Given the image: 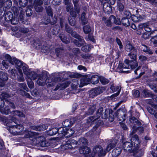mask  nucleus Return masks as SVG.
Instances as JSON below:
<instances>
[{
	"label": "nucleus",
	"mask_w": 157,
	"mask_h": 157,
	"mask_svg": "<svg viewBox=\"0 0 157 157\" xmlns=\"http://www.w3.org/2000/svg\"><path fill=\"white\" fill-rule=\"evenodd\" d=\"M6 124L7 129L12 135H19L23 134L22 131L24 127L22 125L17 124L16 123L12 120H9Z\"/></svg>",
	"instance_id": "obj_1"
},
{
	"label": "nucleus",
	"mask_w": 157,
	"mask_h": 157,
	"mask_svg": "<svg viewBox=\"0 0 157 157\" xmlns=\"http://www.w3.org/2000/svg\"><path fill=\"white\" fill-rule=\"evenodd\" d=\"M138 66V63L135 61H130L129 60L126 59L124 61V63L119 62L117 67V71L121 73H130L129 71H124V69H133L137 67Z\"/></svg>",
	"instance_id": "obj_2"
},
{
	"label": "nucleus",
	"mask_w": 157,
	"mask_h": 157,
	"mask_svg": "<svg viewBox=\"0 0 157 157\" xmlns=\"http://www.w3.org/2000/svg\"><path fill=\"white\" fill-rule=\"evenodd\" d=\"M131 140L132 143L134 144V148L131 153H133V155L135 157L141 156L143 155L144 152L142 150L139 149L140 141L138 136L137 135L133 136L131 138Z\"/></svg>",
	"instance_id": "obj_3"
},
{
	"label": "nucleus",
	"mask_w": 157,
	"mask_h": 157,
	"mask_svg": "<svg viewBox=\"0 0 157 157\" xmlns=\"http://www.w3.org/2000/svg\"><path fill=\"white\" fill-rule=\"evenodd\" d=\"M5 59H7L12 64L15 65L17 68L19 69L23 65L22 62L15 57H11L9 55L6 54L5 56Z\"/></svg>",
	"instance_id": "obj_4"
},
{
	"label": "nucleus",
	"mask_w": 157,
	"mask_h": 157,
	"mask_svg": "<svg viewBox=\"0 0 157 157\" xmlns=\"http://www.w3.org/2000/svg\"><path fill=\"white\" fill-rule=\"evenodd\" d=\"M13 17V14L11 12L6 13L4 16L0 19V22L2 25L6 26L7 23H9Z\"/></svg>",
	"instance_id": "obj_5"
},
{
	"label": "nucleus",
	"mask_w": 157,
	"mask_h": 157,
	"mask_svg": "<svg viewBox=\"0 0 157 157\" xmlns=\"http://www.w3.org/2000/svg\"><path fill=\"white\" fill-rule=\"evenodd\" d=\"M93 153L94 154V157L96 155L98 156H104L106 154V152L104 150L102 147L100 145L95 146L93 150Z\"/></svg>",
	"instance_id": "obj_6"
},
{
	"label": "nucleus",
	"mask_w": 157,
	"mask_h": 157,
	"mask_svg": "<svg viewBox=\"0 0 157 157\" xmlns=\"http://www.w3.org/2000/svg\"><path fill=\"white\" fill-rule=\"evenodd\" d=\"M45 139L44 137L41 136L35 138L33 139V144L35 145L41 147L46 146V144L45 141Z\"/></svg>",
	"instance_id": "obj_7"
},
{
	"label": "nucleus",
	"mask_w": 157,
	"mask_h": 157,
	"mask_svg": "<svg viewBox=\"0 0 157 157\" xmlns=\"http://www.w3.org/2000/svg\"><path fill=\"white\" fill-rule=\"evenodd\" d=\"M2 96L3 97L4 99H5V97L8 96V94H7L2 93ZM0 103H3L5 104L6 106H8V107L12 108L13 109H15L16 107L14 104L11 101H8L5 99V101L3 100L2 98H0Z\"/></svg>",
	"instance_id": "obj_8"
},
{
	"label": "nucleus",
	"mask_w": 157,
	"mask_h": 157,
	"mask_svg": "<svg viewBox=\"0 0 157 157\" xmlns=\"http://www.w3.org/2000/svg\"><path fill=\"white\" fill-rule=\"evenodd\" d=\"M80 154H84L86 157H94V154L91 152L90 149L88 147L85 146L80 148L79 150Z\"/></svg>",
	"instance_id": "obj_9"
},
{
	"label": "nucleus",
	"mask_w": 157,
	"mask_h": 157,
	"mask_svg": "<svg viewBox=\"0 0 157 157\" xmlns=\"http://www.w3.org/2000/svg\"><path fill=\"white\" fill-rule=\"evenodd\" d=\"M80 154H84L86 157H94V154L91 152L90 149L88 147L85 146L80 148L79 150Z\"/></svg>",
	"instance_id": "obj_10"
},
{
	"label": "nucleus",
	"mask_w": 157,
	"mask_h": 157,
	"mask_svg": "<svg viewBox=\"0 0 157 157\" xmlns=\"http://www.w3.org/2000/svg\"><path fill=\"white\" fill-rule=\"evenodd\" d=\"M77 141L74 139H70L63 144L62 147L65 149H70L76 144Z\"/></svg>",
	"instance_id": "obj_11"
},
{
	"label": "nucleus",
	"mask_w": 157,
	"mask_h": 157,
	"mask_svg": "<svg viewBox=\"0 0 157 157\" xmlns=\"http://www.w3.org/2000/svg\"><path fill=\"white\" fill-rule=\"evenodd\" d=\"M132 137H131V138ZM131 142H130L126 141L123 144V148L125 151L132 152V150L134 148V144L132 143L131 138Z\"/></svg>",
	"instance_id": "obj_12"
},
{
	"label": "nucleus",
	"mask_w": 157,
	"mask_h": 157,
	"mask_svg": "<svg viewBox=\"0 0 157 157\" xmlns=\"http://www.w3.org/2000/svg\"><path fill=\"white\" fill-rule=\"evenodd\" d=\"M103 89L99 87L92 89L89 92V95L90 97L93 98L103 92Z\"/></svg>",
	"instance_id": "obj_13"
},
{
	"label": "nucleus",
	"mask_w": 157,
	"mask_h": 157,
	"mask_svg": "<svg viewBox=\"0 0 157 157\" xmlns=\"http://www.w3.org/2000/svg\"><path fill=\"white\" fill-rule=\"evenodd\" d=\"M43 3V0H35L34 1V7L36 12H40L42 11L43 8L41 6Z\"/></svg>",
	"instance_id": "obj_14"
},
{
	"label": "nucleus",
	"mask_w": 157,
	"mask_h": 157,
	"mask_svg": "<svg viewBox=\"0 0 157 157\" xmlns=\"http://www.w3.org/2000/svg\"><path fill=\"white\" fill-rule=\"evenodd\" d=\"M70 83L71 82L69 81H66L59 83L54 90L56 91L59 89L63 90L67 87Z\"/></svg>",
	"instance_id": "obj_15"
},
{
	"label": "nucleus",
	"mask_w": 157,
	"mask_h": 157,
	"mask_svg": "<svg viewBox=\"0 0 157 157\" xmlns=\"http://www.w3.org/2000/svg\"><path fill=\"white\" fill-rule=\"evenodd\" d=\"M48 78H47L45 76L42 75L39 77L36 81L37 83L39 86H43L46 84H47V81Z\"/></svg>",
	"instance_id": "obj_16"
},
{
	"label": "nucleus",
	"mask_w": 157,
	"mask_h": 157,
	"mask_svg": "<svg viewBox=\"0 0 157 157\" xmlns=\"http://www.w3.org/2000/svg\"><path fill=\"white\" fill-rule=\"evenodd\" d=\"M48 127V124H42L38 126L33 125L30 127L32 130L36 131H44Z\"/></svg>",
	"instance_id": "obj_17"
},
{
	"label": "nucleus",
	"mask_w": 157,
	"mask_h": 157,
	"mask_svg": "<svg viewBox=\"0 0 157 157\" xmlns=\"http://www.w3.org/2000/svg\"><path fill=\"white\" fill-rule=\"evenodd\" d=\"M76 119L77 118L76 117H75L71 118L70 120L66 119L63 122V124L65 127L72 125L74 123L76 122Z\"/></svg>",
	"instance_id": "obj_18"
},
{
	"label": "nucleus",
	"mask_w": 157,
	"mask_h": 157,
	"mask_svg": "<svg viewBox=\"0 0 157 157\" xmlns=\"http://www.w3.org/2000/svg\"><path fill=\"white\" fill-rule=\"evenodd\" d=\"M8 78L7 74L5 72H1L0 73V81L1 84H0L2 86H3L5 85V81L7 80Z\"/></svg>",
	"instance_id": "obj_19"
},
{
	"label": "nucleus",
	"mask_w": 157,
	"mask_h": 157,
	"mask_svg": "<svg viewBox=\"0 0 157 157\" xmlns=\"http://www.w3.org/2000/svg\"><path fill=\"white\" fill-rule=\"evenodd\" d=\"M117 118L119 121H122L125 120V113L123 111L121 110H118L117 112Z\"/></svg>",
	"instance_id": "obj_20"
},
{
	"label": "nucleus",
	"mask_w": 157,
	"mask_h": 157,
	"mask_svg": "<svg viewBox=\"0 0 157 157\" xmlns=\"http://www.w3.org/2000/svg\"><path fill=\"white\" fill-rule=\"evenodd\" d=\"M78 40H75L73 42L77 46L79 47L85 44V42L82 37L77 39Z\"/></svg>",
	"instance_id": "obj_21"
},
{
	"label": "nucleus",
	"mask_w": 157,
	"mask_h": 157,
	"mask_svg": "<svg viewBox=\"0 0 157 157\" xmlns=\"http://www.w3.org/2000/svg\"><path fill=\"white\" fill-rule=\"evenodd\" d=\"M86 83H82L81 81L80 84L79 85V82L77 80H75L71 85V87L74 89H76L78 86L79 87H82L86 85Z\"/></svg>",
	"instance_id": "obj_22"
},
{
	"label": "nucleus",
	"mask_w": 157,
	"mask_h": 157,
	"mask_svg": "<svg viewBox=\"0 0 157 157\" xmlns=\"http://www.w3.org/2000/svg\"><path fill=\"white\" fill-rule=\"evenodd\" d=\"M103 4V7L104 10L105 11V10H111V5L109 2V0H104L103 2H101Z\"/></svg>",
	"instance_id": "obj_23"
},
{
	"label": "nucleus",
	"mask_w": 157,
	"mask_h": 157,
	"mask_svg": "<svg viewBox=\"0 0 157 157\" xmlns=\"http://www.w3.org/2000/svg\"><path fill=\"white\" fill-rule=\"evenodd\" d=\"M26 75L31 80L35 79L37 76V74L33 71H29Z\"/></svg>",
	"instance_id": "obj_24"
},
{
	"label": "nucleus",
	"mask_w": 157,
	"mask_h": 157,
	"mask_svg": "<svg viewBox=\"0 0 157 157\" xmlns=\"http://www.w3.org/2000/svg\"><path fill=\"white\" fill-rule=\"evenodd\" d=\"M59 79V78L58 77H55L53 79L50 80L49 79V80L47 81V84H46L48 86L52 87L54 86L58 82Z\"/></svg>",
	"instance_id": "obj_25"
},
{
	"label": "nucleus",
	"mask_w": 157,
	"mask_h": 157,
	"mask_svg": "<svg viewBox=\"0 0 157 157\" xmlns=\"http://www.w3.org/2000/svg\"><path fill=\"white\" fill-rule=\"evenodd\" d=\"M110 89L113 92L117 91L116 93L113 95L114 97L117 96L119 94L121 90V88L118 86H112Z\"/></svg>",
	"instance_id": "obj_26"
},
{
	"label": "nucleus",
	"mask_w": 157,
	"mask_h": 157,
	"mask_svg": "<svg viewBox=\"0 0 157 157\" xmlns=\"http://www.w3.org/2000/svg\"><path fill=\"white\" fill-rule=\"evenodd\" d=\"M142 94L144 95L143 96L145 97H151L153 99L155 98V96L153 94H151L149 91L144 90L142 92Z\"/></svg>",
	"instance_id": "obj_27"
},
{
	"label": "nucleus",
	"mask_w": 157,
	"mask_h": 157,
	"mask_svg": "<svg viewBox=\"0 0 157 157\" xmlns=\"http://www.w3.org/2000/svg\"><path fill=\"white\" fill-rule=\"evenodd\" d=\"M129 121L131 123L134 125L139 126L141 124V123L134 117H130Z\"/></svg>",
	"instance_id": "obj_28"
},
{
	"label": "nucleus",
	"mask_w": 157,
	"mask_h": 157,
	"mask_svg": "<svg viewBox=\"0 0 157 157\" xmlns=\"http://www.w3.org/2000/svg\"><path fill=\"white\" fill-rule=\"evenodd\" d=\"M137 50L136 49H134L133 51L131 52L128 54V56H129L131 59H132L133 60H130V61H135V59L136 58Z\"/></svg>",
	"instance_id": "obj_29"
},
{
	"label": "nucleus",
	"mask_w": 157,
	"mask_h": 157,
	"mask_svg": "<svg viewBox=\"0 0 157 157\" xmlns=\"http://www.w3.org/2000/svg\"><path fill=\"white\" fill-rule=\"evenodd\" d=\"M121 150L120 148H117L114 149L112 152V155L113 157H116L121 153Z\"/></svg>",
	"instance_id": "obj_30"
},
{
	"label": "nucleus",
	"mask_w": 157,
	"mask_h": 157,
	"mask_svg": "<svg viewBox=\"0 0 157 157\" xmlns=\"http://www.w3.org/2000/svg\"><path fill=\"white\" fill-rule=\"evenodd\" d=\"M99 80V78L98 76L95 75L91 76L90 81L93 84H95L98 83Z\"/></svg>",
	"instance_id": "obj_31"
},
{
	"label": "nucleus",
	"mask_w": 157,
	"mask_h": 157,
	"mask_svg": "<svg viewBox=\"0 0 157 157\" xmlns=\"http://www.w3.org/2000/svg\"><path fill=\"white\" fill-rule=\"evenodd\" d=\"M88 143L87 140L84 137H81L79 139V140L77 142V144H80L82 146H84L87 145Z\"/></svg>",
	"instance_id": "obj_32"
},
{
	"label": "nucleus",
	"mask_w": 157,
	"mask_h": 157,
	"mask_svg": "<svg viewBox=\"0 0 157 157\" xmlns=\"http://www.w3.org/2000/svg\"><path fill=\"white\" fill-rule=\"evenodd\" d=\"M58 128H53L48 131L47 133L48 135L51 136H53L55 135L58 132Z\"/></svg>",
	"instance_id": "obj_33"
},
{
	"label": "nucleus",
	"mask_w": 157,
	"mask_h": 157,
	"mask_svg": "<svg viewBox=\"0 0 157 157\" xmlns=\"http://www.w3.org/2000/svg\"><path fill=\"white\" fill-rule=\"evenodd\" d=\"M74 132L75 131L72 129L69 128L67 130L66 129V131L64 136L66 137H70L74 134Z\"/></svg>",
	"instance_id": "obj_34"
},
{
	"label": "nucleus",
	"mask_w": 157,
	"mask_h": 157,
	"mask_svg": "<svg viewBox=\"0 0 157 157\" xmlns=\"http://www.w3.org/2000/svg\"><path fill=\"white\" fill-rule=\"evenodd\" d=\"M66 131V129L65 128L60 127L59 128H58V132L60 136H61V137H63L65 134Z\"/></svg>",
	"instance_id": "obj_35"
},
{
	"label": "nucleus",
	"mask_w": 157,
	"mask_h": 157,
	"mask_svg": "<svg viewBox=\"0 0 157 157\" xmlns=\"http://www.w3.org/2000/svg\"><path fill=\"white\" fill-rule=\"evenodd\" d=\"M96 109V106L95 105H92L89 109L87 112L85 116H88L92 114L94 112Z\"/></svg>",
	"instance_id": "obj_36"
},
{
	"label": "nucleus",
	"mask_w": 157,
	"mask_h": 157,
	"mask_svg": "<svg viewBox=\"0 0 157 157\" xmlns=\"http://www.w3.org/2000/svg\"><path fill=\"white\" fill-rule=\"evenodd\" d=\"M110 20L113 22L117 25H119L121 23L120 19L116 18L115 16L111 15L110 16Z\"/></svg>",
	"instance_id": "obj_37"
},
{
	"label": "nucleus",
	"mask_w": 157,
	"mask_h": 157,
	"mask_svg": "<svg viewBox=\"0 0 157 157\" xmlns=\"http://www.w3.org/2000/svg\"><path fill=\"white\" fill-rule=\"evenodd\" d=\"M79 0H73V2L74 6V8L77 13L80 12V7L78 2Z\"/></svg>",
	"instance_id": "obj_38"
},
{
	"label": "nucleus",
	"mask_w": 157,
	"mask_h": 157,
	"mask_svg": "<svg viewBox=\"0 0 157 157\" xmlns=\"http://www.w3.org/2000/svg\"><path fill=\"white\" fill-rule=\"evenodd\" d=\"M59 37L63 43L65 44H68L69 42L67 40L66 36L63 33H62L60 34L59 35Z\"/></svg>",
	"instance_id": "obj_39"
},
{
	"label": "nucleus",
	"mask_w": 157,
	"mask_h": 157,
	"mask_svg": "<svg viewBox=\"0 0 157 157\" xmlns=\"http://www.w3.org/2000/svg\"><path fill=\"white\" fill-rule=\"evenodd\" d=\"M12 113L14 116H17L19 117H24L25 115L22 112L18 111H12Z\"/></svg>",
	"instance_id": "obj_40"
},
{
	"label": "nucleus",
	"mask_w": 157,
	"mask_h": 157,
	"mask_svg": "<svg viewBox=\"0 0 157 157\" xmlns=\"http://www.w3.org/2000/svg\"><path fill=\"white\" fill-rule=\"evenodd\" d=\"M142 50L144 52L150 54H152V51L147 48L146 46L145 45H143L141 48Z\"/></svg>",
	"instance_id": "obj_41"
},
{
	"label": "nucleus",
	"mask_w": 157,
	"mask_h": 157,
	"mask_svg": "<svg viewBox=\"0 0 157 157\" xmlns=\"http://www.w3.org/2000/svg\"><path fill=\"white\" fill-rule=\"evenodd\" d=\"M121 22L123 25L125 26H128L130 25L129 20L126 18H123L121 20Z\"/></svg>",
	"instance_id": "obj_42"
},
{
	"label": "nucleus",
	"mask_w": 157,
	"mask_h": 157,
	"mask_svg": "<svg viewBox=\"0 0 157 157\" xmlns=\"http://www.w3.org/2000/svg\"><path fill=\"white\" fill-rule=\"evenodd\" d=\"M115 144L113 143H111L108 144L106 147L105 150V151L106 153L107 152H109V151L112 148L115 147Z\"/></svg>",
	"instance_id": "obj_43"
},
{
	"label": "nucleus",
	"mask_w": 157,
	"mask_h": 157,
	"mask_svg": "<svg viewBox=\"0 0 157 157\" xmlns=\"http://www.w3.org/2000/svg\"><path fill=\"white\" fill-rule=\"evenodd\" d=\"M102 20L104 21L106 26L109 27L111 26V24L113 23V22L110 20V17L107 19H106V18L104 17L103 18Z\"/></svg>",
	"instance_id": "obj_44"
},
{
	"label": "nucleus",
	"mask_w": 157,
	"mask_h": 157,
	"mask_svg": "<svg viewBox=\"0 0 157 157\" xmlns=\"http://www.w3.org/2000/svg\"><path fill=\"white\" fill-rule=\"evenodd\" d=\"M125 48L126 50L128 52H133V50L134 49H136L130 44H128L126 45Z\"/></svg>",
	"instance_id": "obj_45"
},
{
	"label": "nucleus",
	"mask_w": 157,
	"mask_h": 157,
	"mask_svg": "<svg viewBox=\"0 0 157 157\" xmlns=\"http://www.w3.org/2000/svg\"><path fill=\"white\" fill-rule=\"evenodd\" d=\"M83 30L84 33L86 34H88L91 31L90 27L88 25L85 26L83 27Z\"/></svg>",
	"instance_id": "obj_46"
},
{
	"label": "nucleus",
	"mask_w": 157,
	"mask_h": 157,
	"mask_svg": "<svg viewBox=\"0 0 157 157\" xmlns=\"http://www.w3.org/2000/svg\"><path fill=\"white\" fill-rule=\"evenodd\" d=\"M19 75L17 76V80L19 82H23L25 79L23 76V74L21 70L19 71Z\"/></svg>",
	"instance_id": "obj_47"
},
{
	"label": "nucleus",
	"mask_w": 157,
	"mask_h": 157,
	"mask_svg": "<svg viewBox=\"0 0 157 157\" xmlns=\"http://www.w3.org/2000/svg\"><path fill=\"white\" fill-rule=\"evenodd\" d=\"M18 86L20 88L22 89L27 91H28V89L27 88L26 84L25 83H19L18 84Z\"/></svg>",
	"instance_id": "obj_48"
},
{
	"label": "nucleus",
	"mask_w": 157,
	"mask_h": 157,
	"mask_svg": "<svg viewBox=\"0 0 157 157\" xmlns=\"http://www.w3.org/2000/svg\"><path fill=\"white\" fill-rule=\"evenodd\" d=\"M12 4V2L10 0H6L3 3V6L7 8L10 7L11 6Z\"/></svg>",
	"instance_id": "obj_49"
},
{
	"label": "nucleus",
	"mask_w": 157,
	"mask_h": 157,
	"mask_svg": "<svg viewBox=\"0 0 157 157\" xmlns=\"http://www.w3.org/2000/svg\"><path fill=\"white\" fill-rule=\"evenodd\" d=\"M100 80L102 84L104 85L107 84L109 82L108 79L103 77L100 78Z\"/></svg>",
	"instance_id": "obj_50"
},
{
	"label": "nucleus",
	"mask_w": 157,
	"mask_h": 157,
	"mask_svg": "<svg viewBox=\"0 0 157 157\" xmlns=\"http://www.w3.org/2000/svg\"><path fill=\"white\" fill-rule=\"evenodd\" d=\"M46 10L48 15L52 17L53 13L50 6H48L47 7H46Z\"/></svg>",
	"instance_id": "obj_51"
},
{
	"label": "nucleus",
	"mask_w": 157,
	"mask_h": 157,
	"mask_svg": "<svg viewBox=\"0 0 157 157\" xmlns=\"http://www.w3.org/2000/svg\"><path fill=\"white\" fill-rule=\"evenodd\" d=\"M117 8L119 11H122L124 9V6L122 3L118 2H117Z\"/></svg>",
	"instance_id": "obj_52"
},
{
	"label": "nucleus",
	"mask_w": 157,
	"mask_h": 157,
	"mask_svg": "<svg viewBox=\"0 0 157 157\" xmlns=\"http://www.w3.org/2000/svg\"><path fill=\"white\" fill-rule=\"evenodd\" d=\"M19 3L21 6L24 7L26 6L27 4L28 1L27 0H20Z\"/></svg>",
	"instance_id": "obj_53"
},
{
	"label": "nucleus",
	"mask_w": 157,
	"mask_h": 157,
	"mask_svg": "<svg viewBox=\"0 0 157 157\" xmlns=\"http://www.w3.org/2000/svg\"><path fill=\"white\" fill-rule=\"evenodd\" d=\"M22 69L24 74H25L26 75L29 72L28 66L26 64H25L24 65H23Z\"/></svg>",
	"instance_id": "obj_54"
},
{
	"label": "nucleus",
	"mask_w": 157,
	"mask_h": 157,
	"mask_svg": "<svg viewBox=\"0 0 157 157\" xmlns=\"http://www.w3.org/2000/svg\"><path fill=\"white\" fill-rule=\"evenodd\" d=\"M67 6L66 7V10L67 12H70V11L72 10L73 9V6L71 3L67 4Z\"/></svg>",
	"instance_id": "obj_55"
},
{
	"label": "nucleus",
	"mask_w": 157,
	"mask_h": 157,
	"mask_svg": "<svg viewBox=\"0 0 157 157\" xmlns=\"http://www.w3.org/2000/svg\"><path fill=\"white\" fill-rule=\"evenodd\" d=\"M90 49V48L89 45L84 46L82 48V51L85 52H88Z\"/></svg>",
	"instance_id": "obj_56"
},
{
	"label": "nucleus",
	"mask_w": 157,
	"mask_h": 157,
	"mask_svg": "<svg viewBox=\"0 0 157 157\" xmlns=\"http://www.w3.org/2000/svg\"><path fill=\"white\" fill-rule=\"evenodd\" d=\"M70 15L73 17H75L76 16H77V14H78L79 13H77V11L75 10V11H74L73 9L71 10L70 11Z\"/></svg>",
	"instance_id": "obj_57"
},
{
	"label": "nucleus",
	"mask_w": 157,
	"mask_h": 157,
	"mask_svg": "<svg viewBox=\"0 0 157 157\" xmlns=\"http://www.w3.org/2000/svg\"><path fill=\"white\" fill-rule=\"evenodd\" d=\"M82 58L85 59H91L92 57L89 54H83L82 55Z\"/></svg>",
	"instance_id": "obj_58"
},
{
	"label": "nucleus",
	"mask_w": 157,
	"mask_h": 157,
	"mask_svg": "<svg viewBox=\"0 0 157 157\" xmlns=\"http://www.w3.org/2000/svg\"><path fill=\"white\" fill-rule=\"evenodd\" d=\"M6 59V60H3L2 62V64L6 69H7L8 68L9 66L8 63L7 62V61H9L7 59Z\"/></svg>",
	"instance_id": "obj_59"
},
{
	"label": "nucleus",
	"mask_w": 157,
	"mask_h": 157,
	"mask_svg": "<svg viewBox=\"0 0 157 157\" xmlns=\"http://www.w3.org/2000/svg\"><path fill=\"white\" fill-rule=\"evenodd\" d=\"M29 31V29L25 28H21L19 29V31L23 33H27Z\"/></svg>",
	"instance_id": "obj_60"
},
{
	"label": "nucleus",
	"mask_w": 157,
	"mask_h": 157,
	"mask_svg": "<svg viewBox=\"0 0 157 157\" xmlns=\"http://www.w3.org/2000/svg\"><path fill=\"white\" fill-rule=\"evenodd\" d=\"M71 34L72 36L76 39H78L82 37L80 36L78 34H77V33L75 32H73L72 31V33H71Z\"/></svg>",
	"instance_id": "obj_61"
},
{
	"label": "nucleus",
	"mask_w": 157,
	"mask_h": 157,
	"mask_svg": "<svg viewBox=\"0 0 157 157\" xmlns=\"http://www.w3.org/2000/svg\"><path fill=\"white\" fill-rule=\"evenodd\" d=\"M103 111V108L102 107H101L98 110L97 112V115L98 117H100Z\"/></svg>",
	"instance_id": "obj_62"
},
{
	"label": "nucleus",
	"mask_w": 157,
	"mask_h": 157,
	"mask_svg": "<svg viewBox=\"0 0 157 157\" xmlns=\"http://www.w3.org/2000/svg\"><path fill=\"white\" fill-rule=\"evenodd\" d=\"M18 22V21L17 18H13L9 23H11L13 25H16Z\"/></svg>",
	"instance_id": "obj_63"
},
{
	"label": "nucleus",
	"mask_w": 157,
	"mask_h": 157,
	"mask_svg": "<svg viewBox=\"0 0 157 157\" xmlns=\"http://www.w3.org/2000/svg\"><path fill=\"white\" fill-rule=\"evenodd\" d=\"M148 85L152 90H154L155 92H157V86H156L151 84H149Z\"/></svg>",
	"instance_id": "obj_64"
}]
</instances>
